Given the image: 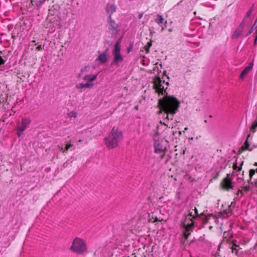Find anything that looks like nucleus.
<instances>
[{"instance_id":"nucleus-1","label":"nucleus","mask_w":257,"mask_h":257,"mask_svg":"<svg viewBox=\"0 0 257 257\" xmlns=\"http://www.w3.org/2000/svg\"><path fill=\"white\" fill-rule=\"evenodd\" d=\"M169 83L165 80L156 77L154 80V87L159 95H163L159 99V104L161 107L160 112L164 111L167 119H173V115L175 114L179 107L180 101L175 97L168 96L166 90Z\"/></svg>"},{"instance_id":"nucleus-2","label":"nucleus","mask_w":257,"mask_h":257,"mask_svg":"<svg viewBox=\"0 0 257 257\" xmlns=\"http://www.w3.org/2000/svg\"><path fill=\"white\" fill-rule=\"evenodd\" d=\"M123 139V132L117 127H113L108 135L104 138L105 145L109 149L116 148Z\"/></svg>"},{"instance_id":"nucleus-3","label":"nucleus","mask_w":257,"mask_h":257,"mask_svg":"<svg viewBox=\"0 0 257 257\" xmlns=\"http://www.w3.org/2000/svg\"><path fill=\"white\" fill-rule=\"evenodd\" d=\"M70 249L71 251L79 254L88 252L85 240L79 237H76L73 240Z\"/></svg>"},{"instance_id":"nucleus-4","label":"nucleus","mask_w":257,"mask_h":257,"mask_svg":"<svg viewBox=\"0 0 257 257\" xmlns=\"http://www.w3.org/2000/svg\"><path fill=\"white\" fill-rule=\"evenodd\" d=\"M194 218L195 215L191 212L186 215L185 219L182 222V227L184 229V236L186 239L193 229V219Z\"/></svg>"},{"instance_id":"nucleus-5","label":"nucleus","mask_w":257,"mask_h":257,"mask_svg":"<svg viewBox=\"0 0 257 257\" xmlns=\"http://www.w3.org/2000/svg\"><path fill=\"white\" fill-rule=\"evenodd\" d=\"M97 78V74H86L83 77L82 80L85 83H81L76 85V88L79 90H82L84 88H91L94 87L93 81Z\"/></svg>"},{"instance_id":"nucleus-6","label":"nucleus","mask_w":257,"mask_h":257,"mask_svg":"<svg viewBox=\"0 0 257 257\" xmlns=\"http://www.w3.org/2000/svg\"><path fill=\"white\" fill-rule=\"evenodd\" d=\"M32 119L30 117H23L21 121L17 123V130L18 131L17 135L20 137L24 133L27 127L31 124Z\"/></svg>"},{"instance_id":"nucleus-7","label":"nucleus","mask_w":257,"mask_h":257,"mask_svg":"<svg viewBox=\"0 0 257 257\" xmlns=\"http://www.w3.org/2000/svg\"><path fill=\"white\" fill-rule=\"evenodd\" d=\"M121 47L120 42L117 41L114 46V49L113 50L112 54L113 56V63L117 65L120 62H121L123 60L122 55L120 53Z\"/></svg>"},{"instance_id":"nucleus-8","label":"nucleus","mask_w":257,"mask_h":257,"mask_svg":"<svg viewBox=\"0 0 257 257\" xmlns=\"http://www.w3.org/2000/svg\"><path fill=\"white\" fill-rule=\"evenodd\" d=\"M154 148L155 152L157 154H160L161 159H163L166 150V147L163 145V141L158 140L157 136L154 138Z\"/></svg>"},{"instance_id":"nucleus-9","label":"nucleus","mask_w":257,"mask_h":257,"mask_svg":"<svg viewBox=\"0 0 257 257\" xmlns=\"http://www.w3.org/2000/svg\"><path fill=\"white\" fill-rule=\"evenodd\" d=\"M98 56L95 59L96 62H99L101 64H104L108 61V49H106L104 52H98Z\"/></svg>"},{"instance_id":"nucleus-10","label":"nucleus","mask_w":257,"mask_h":257,"mask_svg":"<svg viewBox=\"0 0 257 257\" xmlns=\"http://www.w3.org/2000/svg\"><path fill=\"white\" fill-rule=\"evenodd\" d=\"M109 21V29L111 32L112 34H116L117 32V27L118 25L116 24L115 22L112 20L111 18V16H109L108 18Z\"/></svg>"},{"instance_id":"nucleus-11","label":"nucleus","mask_w":257,"mask_h":257,"mask_svg":"<svg viewBox=\"0 0 257 257\" xmlns=\"http://www.w3.org/2000/svg\"><path fill=\"white\" fill-rule=\"evenodd\" d=\"M243 162L241 159H236L235 162L233 164L232 168L233 174L240 172L241 170V167Z\"/></svg>"},{"instance_id":"nucleus-12","label":"nucleus","mask_w":257,"mask_h":257,"mask_svg":"<svg viewBox=\"0 0 257 257\" xmlns=\"http://www.w3.org/2000/svg\"><path fill=\"white\" fill-rule=\"evenodd\" d=\"M222 185L223 188L226 190H229L233 188L232 182L231 178L229 177L228 176L223 179Z\"/></svg>"},{"instance_id":"nucleus-13","label":"nucleus","mask_w":257,"mask_h":257,"mask_svg":"<svg viewBox=\"0 0 257 257\" xmlns=\"http://www.w3.org/2000/svg\"><path fill=\"white\" fill-rule=\"evenodd\" d=\"M243 29L244 25L243 24H241L239 27L233 33L232 36V38H236L241 36L243 34Z\"/></svg>"},{"instance_id":"nucleus-14","label":"nucleus","mask_w":257,"mask_h":257,"mask_svg":"<svg viewBox=\"0 0 257 257\" xmlns=\"http://www.w3.org/2000/svg\"><path fill=\"white\" fill-rule=\"evenodd\" d=\"M253 62L250 63L248 66H246L242 71L240 75V78L243 79L252 69Z\"/></svg>"},{"instance_id":"nucleus-15","label":"nucleus","mask_w":257,"mask_h":257,"mask_svg":"<svg viewBox=\"0 0 257 257\" xmlns=\"http://www.w3.org/2000/svg\"><path fill=\"white\" fill-rule=\"evenodd\" d=\"M106 12L111 16V15L115 11L116 7L114 5L107 4L105 7Z\"/></svg>"},{"instance_id":"nucleus-16","label":"nucleus","mask_w":257,"mask_h":257,"mask_svg":"<svg viewBox=\"0 0 257 257\" xmlns=\"http://www.w3.org/2000/svg\"><path fill=\"white\" fill-rule=\"evenodd\" d=\"M236 203L235 201H232L231 203V204L228 206V210H225L226 217H228L230 215H231L232 213V209L234 208L235 207Z\"/></svg>"},{"instance_id":"nucleus-17","label":"nucleus","mask_w":257,"mask_h":257,"mask_svg":"<svg viewBox=\"0 0 257 257\" xmlns=\"http://www.w3.org/2000/svg\"><path fill=\"white\" fill-rule=\"evenodd\" d=\"M67 115L70 118H76L77 116V112L75 111H71L67 113Z\"/></svg>"},{"instance_id":"nucleus-18","label":"nucleus","mask_w":257,"mask_h":257,"mask_svg":"<svg viewBox=\"0 0 257 257\" xmlns=\"http://www.w3.org/2000/svg\"><path fill=\"white\" fill-rule=\"evenodd\" d=\"M45 0H39L38 2H35L34 0L31 1V3L33 5H36L37 7L41 6L44 2Z\"/></svg>"},{"instance_id":"nucleus-19","label":"nucleus","mask_w":257,"mask_h":257,"mask_svg":"<svg viewBox=\"0 0 257 257\" xmlns=\"http://www.w3.org/2000/svg\"><path fill=\"white\" fill-rule=\"evenodd\" d=\"M156 22L158 24H162L164 22V19L161 15H157V18L156 19Z\"/></svg>"},{"instance_id":"nucleus-20","label":"nucleus","mask_w":257,"mask_h":257,"mask_svg":"<svg viewBox=\"0 0 257 257\" xmlns=\"http://www.w3.org/2000/svg\"><path fill=\"white\" fill-rule=\"evenodd\" d=\"M72 146H73V145L71 144H67L66 145L65 149L64 150H63V148L62 147L60 148V149L61 150H63V152H65L69 150V149Z\"/></svg>"},{"instance_id":"nucleus-21","label":"nucleus","mask_w":257,"mask_h":257,"mask_svg":"<svg viewBox=\"0 0 257 257\" xmlns=\"http://www.w3.org/2000/svg\"><path fill=\"white\" fill-rule=\"evenodd\" d=\"M256 171H257V169H256ZM255 172V170L254 169H250L249 170V175L250 179H249V180L248 181V182L251 179L252 176L254 175Z\"/></svg>"},{"instance_id":"nucleus-22","label":"nucleus","mask_w":257,"mask_h":257,"mask_svg":"<svg viewBox=\"0 0 257 257\" xmlns=\"http://www.w3.org/2000/svg\"><path fill=\"white\" fill-rule=\"evenodd\" d=\"M257 127V121H256L255 122H254L251 126V131H252V132L254 133L255 131V129Z\"/></svg>"},{"instance_id":"nucleus-23","label":"nucleus","mask_w":257,"mask_h":257,"mask_svg":"<svg viewBox=\"0 0 257 257\" xmlns=\"http://www.w3.org/2000/svg\"><path fill=\"white\" fill-rule=\"evenodd\" d=\"M237 180H238V182L244 180L243 171L242 172V175L240 176H238L237 177Z\"/></svg>"},{"instance_id":"nucleus-24","label":"nucleus","mask_w":257,"mask_h":257,"mask_svg":"<svg viewBox=\"0 0 257 257\" xmlns=\"http://www.w3.org/2000/svg\"><path fill=\"white\" fill-rule=\"evenodd\" d=\"M5 60H4L1 56H0V69H1V65L4 64Z\"/></svg>"},{"instance_id":"nucleus-25","label":"nucleus","mask_w":257,"mask_h":257,"mask_svg":"<svg viewBox=\"0 0 257 257\" xmlns=\"http://www.w3.org/2000/svg\"><path fill=\"white\" fill-rule=\"evenodd\" d=\"M237 195L238 197H241L243 195L242 190H238Z\"/></svg>"},{"instance_id":"nucleus-26","label":"nucleus","mask_w":257,"mask_h":257,"mask_svg":"<svg viewBox=\"0 0 257 257\" xmlns=\"http://www.w3.org/2000/svg\"><path fill=\"white\" fill-rule=\"evenodd\" d=\"M249 190V187L248 186H245L243 187V190L245 192H248Z\"/></svg>"},{"instance_id":"nucleus-27","label":"nucleus","mask_w":257,"mask_h":257,"mask_svg":"<svg viewBox=\"0 0 257 257\" xmlns=\"http://www.w3.org/2000/svg\"><path fill=\"white\" fill-rule=\"evenodd\" d=\"M252 31H253V28H251L249 31L247 32V34H246V36H248L250 34H251V33L252 32Z\"/></svg>"},{"instance_id":"nucleus-28","label":"nucleus","mask_w":257,"mask_h":257,"mask_svg":"<svg viewBox=\"0 0 257 257\" xmlns=\"http://www.w3.org/2000/svg\"><path fill=\"white\" fill-rule=\"evenodd\" d=\"M42 49V47L41 45L38 46L36 48V50L38 51H40Z\"/></svg>"},{"instance_id":"nucleus-29","label":"nucleus","mask_w":257,"mask_h":257,"mask_svg":"<svg viewBox=\"0 0 257 257\" xmlns=\"http://www.w3.org/2000/svg\"><path fill=\"white\" fill-rule=\"evenodd\" d=\"M143 16V14H139L138 17L139 19H141L142 18Z\"/></svg>"},{"instance_id":"nucleus-30","label":"nucleus","mask_w":257,"mask_h":257,"mask_svg":"<svg viewBox=\"0 0 257 257\" xmlns=\"http://www.w3.org/2000/svg\"><path fill=\"white\" fill-rule=\"evenodd\" d=\"M132 48H130L128 49V52H131V51H132Z\"/></svg>"},{"instance_id":"nucleus-31","label":"nucleus","mask_w":257,"mask_h":257,"mask_svg":"<svg viewBox=\"0 0 257 257\" xmlns=\"http://www.w3.org/2000/svg\"><path fill=\"white\" fill-rule=\"evenodd\" d=\"M256 42H257V41H255V40H254V45H255L256 44Z\"/></svg>"},{"instance_id":"nucleus-32","label":"nucleus","mask_w":257,"mask_h":257,"mask_svg":"<svg viewBox=\"0 0 257 257\" xmlns=\"http://www.w3.org/2000/svg\"><path fill=\"white\" fill-rule=\"evenodd\" d=\"M251 13V12H248L247 13V16H249L250 15V13Z\"/></svg>"},{"instance_id":"nucleus-33","label":"nucleus","mask_w":257,"mask_h":257,"mask_svg":"<svg viewBox=\"0 0 257 257\" xmlns=\"http://www.w3.org/2000/svg\"><path fill=\"white\" fill-rule=\"evenodd\" d=\"M135 108H136L137 110H138V109H139V106H136L135 107Z\"/></svg>"},{"instance_id":"nucleus-34","label":"nucleus","mask_w":257,"mask_h":257,"mask_svg":"<svg viewBox=\"0 0 257 257\" xmlns=\"http://www.w3.org/2000/svg\"><path fill=\"white\" fill-rule=\"evenodd\" d=\"M187 130H188V127H185V128H184L185 131H187Z\"/></svg>"},{"instance_id":"nucleus-35","label":"nucleus","mask_w":257,"mask_h":257,"mask_svg":"<svg viewBox=\"0 0 257 257\" xmlns=\"http://www.w3.org/2000/svg\"><path fill=\"white\" fill-rule=\"evenodd\" d=\"M254 40H255V41H257V35L256 36Z\"/></svg>"},{"instance_id":"nucleus-36","label":"nucleus","mask_w":257,"mask_h":257,"mask_svg":"<svg viewBox=\"0 0 257 257\" xmlns=\"http://www.w3.org/2000/svg\"><path fill=\"white\" fill-rule=\"evenodd\" d=\"M164 29H165V28H164V27H163L162 28V31H163V30H164Z\"/></svg>"},{"instance_id":"nucleus-37","label":"nucleus","mask_w":257,"mask_h":257,"mask_svg":"<svg viewBox=\"0 0 257 257\" xmlns=\"http://www.w3.org/2000/svg\"><path fill=\"white\" fill-rule=\"evenodd\" d=\"M196 213H197L196 209H195V214H196Z\"/></svg>"},{"instance_id":"nucleus-38","label":"nucleus","mask_w":257,"mask_h":257,"mask_svg":"<svg viewBox=\"0 0 257 257\" xmlns=\"http://www.w3.org/2000/svg\"><path fill=\"white\" fill-rule=\"evenodd\" d=\"M163 124L165 125H167V124L166 123H165V122H163Z\"/></svg>"},{"instance_id":"nucleus-39","label":"nucleus","mask_w":257,"mask_h":257,"mask_svg":"<svg viewBox=\"0 0 257 257\" xmlns=\"http://www.w3.org/2000/svg\"><path fill=\"white\" fill-rule=\"evenodd\" d=\"M83 71H84V70H83V69H82V70H81V73H82Z\"/></svg>"},{"instance_id":"nucleus-40","label":"nucleus","mask_w":257,"mask_h":257,"mask_svg":"<svg viewBox=\"0 0 257 257\" xmlns=\"http://www.w3.org/2000/svg\"><path fill=\"white\" fill-rule=\"evenodd\" d=\"M255 165L256 166H257V163H256L255 164Z\"/></svg>"},{"instance_id":"nucleus-41","label":"nucleus","mask_w":257,"mask_h":257,"mask_svg":"<svg viewBox=\"0 0 257 257\" xmlns=\"http://www.w3.org/2000/svg\"><path fill=\"white\" fill-rule=\"evenodd\" d=\"M256 35H257V30H256Z\"/></svg>"}]
</instances>
